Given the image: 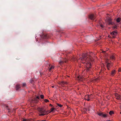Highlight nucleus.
<instances>
[{
    "label": "nucleus",
    "instance_id": "nucleus-1",
    "mask_svg": "<svg viewBox=\"0 0 121 121\" xmlns=\"http://www.w3.org/2000/svg\"><path fill=\"white\" fill-rule=\"evenodd\" d=\"M92 53V52L87 53H83L82 55L81 62L86 66V70L87 72H89L91 68V65L90 62L92 60L91 56Z\"/></svg>",
    "mask_w": 121,
    "mask_h": 121
},
{
    "label": "nucleus",
    "instance_id": "nucleus-2",
    "mask_svg": "<svg viewBox=\"0 0 121 121\" xmlns=\"http://www.w3.org/2000/svg\"><path fill=\"white\" fill-rule=\"evenodd\" d=\"M39 111L41 113L39 114V115L40 116H44L51 112H49L50 111V110L47 111L46 110L41 108L39 109Z\"/></svg>",
    "mask_w": 121,
    "mask_h": 121
},
{
    "label": "nucleus",
    "instance_id": "nucleus-3",
    "mask_svg": "<svg viewBox=\"0 0 121 121\" xmlns=\"http://www.w3.org/2000/svg\"><path fill=\"white\" fill-rule=\"evenodd\" d=\"M39 96H37L36 98H34L32 99L30 101V102L32 103H37L38 101V99H39Z\"/></svg>",
    "mask_w": 121,
    "mask_h": 121
},
{
    "label": "nucleus",
    "instance_id": "nucleus-4",
    "mask_svg": "<svg viewBox=\"0 0 121 121\" xmlns=\"http://www.w3.org/2000/svg\"><path fill=\"white\" fill-rule=\"evenodd\" d=\"M106 62L107 63L106 65V67H107V69L109 70L111 68L113 64L112 63H109L107 61Z\"/></svg>",
    "mask_w": 121,
    "mask_h": 121
},
{
    "label": "nucleus",
    "instance_id": "nucleus-5",
    "mask_svg": "<svg viewBox=\"0 0 121 121\" xmlns=\"http://www.w3.org/2000/svg\"><path fill=\"white\" fill-rule=\"evenodd\" d=\"M107 22L109 25H112L114 24V23L112 21V19L109 18H107Z\"/></svg>",
    "mask_w": 121,
    "mask_h": 121
},
{
    "label": "nucleus",
    "instance_id": "nucleus-6",
    "mask_svg": "<svg viewBox=\"0 0 121 121\" xmlns=\"http://www.w3.org/2000/svg\"><path fill=\"white\" fill-rule=\"evenodd\" d=\"M67 61V59L66 58H64L63 59V60L60 61L59 62V63L61 65L64 62L66 63Z\"/></svg>",
    "mask_w": 121,
    "mask_h": 121
},
{
    "label": "nucleus",
    "instance_id": "nucleus-7",
    "mask_svg": "<svg viewBox=\"0 0 121 121\" xmlns=\"http://www.w3.org/2000/svg\"><path fill=\"white\" fill-rule=\"evenodd\" d=\"M89 18L91 20H93L95 18V16L94 14H91L90 15Z\"/></svg>",
    "mask_w": 121,
    "mask_h": 121
},
{
    "label": "nucleus",
    "instance_id": "nucleus-8",
    "mask_svg": "<svg viewBox=\"0 0 121 121\" xmlns=\"http://www.w3.org/2000/svg\"><path fill=\"white\" fill-rule=\"evenodd\" d=\"M115 95L117 99H121V96L120 95H119L117 93H116L115 94Z\"/></svg>",
    "mask_w": 121,
    "mask_h": 121
},
{
    "label": "nucleus",
    "instance_id": "nucleus-9",
    "mask_svg": "<svg viewBox=\"0 0 121 121\" xmlns=\"http://www.w3.org/2000/svg\"><path fill=\"white\" fill-rule=\"evenodd\" d=\"M117 34V30H116L115 31H114L112 32L111 33V34L112 35H116Z\"/></svg>",
    "mask_w": 121,
    "mask_h": 121
},
{
    "label": "nucleus",
    "instance_id": "nucleus-10",
    "mask_svg": "<svg viewBox=\"0 0 121 121\" xmlns=\"http://www.w3.org/2000/svg\"><path fill=\"white\" fill-rule=\"evenodd\" d=\"M110 58L111 60H113L115 59V57L113 55H112L110 56Z\"/></svg>",
    "mask_w": 121,
    "mask_h": 121
},
{
    "label": "nucleus",
    "instance_id": "nucleus-11",
    "mask_svg": "<svg viewBox=\"0 0 121 121\" xmlns=\"http://www.w3.org/2000/svg\"><path fill=\"white\" fill-rule=\"evenodd\" d=\"M115 70L112 71L111 73V75L113 76L115 74Z\"/></svg>",
    "mask_w": 121,
    "mask_h": 121
},
{
    "label": "nucleus",
    "instance_id": "nucleus-12",
    "mask_svg": "<svg viewBox=\"0 0 121 121\" xmlns=\"http://www.w3.org/2000/svg\"><path fill=\"white\" fill-rule=\"evenodd\" d=\"M121 20V19L119 17L116 20L117 22H120Z\"/></svg>",
    "mask_w": 121,
    "mask_h": 121
},
{
    "label": "nucleus",
    "instance_id": "nucleus-13",
    "mask_svg": "<svg viewBox=\"0 0 121 121\" xmlns=\"http://www.w3.org/2000/svg\"><path fill=\"white\" fill-rule=\"evenodd\" d=\"M20 86L19 85H17L16 86V89L17 90H18L20 88Z\"/></svg>",
    "mask_w": 121,
    "mask_h": 121
},
{
    "label": "nucleus",
    "instance_id": "nucleus-14",
    "mask_svg": "<svg viewBox=\"0 0 121 121\" xmlns=\"http://www.w3.org/2000/svg\"><path fill=\"white\" fill-rule=\"evenodd\" d=\"M26 83H23L22 85V86L23 87H25L26 86Z\"/></svg>",
    "mask_w": 121,
    "mask_h": 121
},
{
    "label": "nucleus",
    "instance_id": "nucleus-15",
    "mask_svg": "<svg viewBox=\"0 0 121 121\" xmlns=\"http://www.w3.org/2000/svg\"><path fill=\"white\" fill-rule=\"evenodd\" d=\"M103 113L102 112H98L97 114L100 116H102Z\"/></svg>",
    "mask_w": 121,
    "mask_h": 121
},
{
    "label": "nucleus",
    "instance_id": "nucleus-16",
    "mask_svg": "<svg viewBox=\"0 0 121 121\" xmlns=\"http://www.w3.org/2000/svg\"><path fill=\"white\" fill-rule=\"evenodd\" d=\"M78 79L79 80L81 81L82 79V77L80 76H78Z\"/></svg>",
    "mask_w": 121,
    "mask_h": 121
},
{
    "label": "nucleus",
    "instance_id": "nucleus-17",
    "mask_svg": "<svg viewBox=\"0 0 121 121\" xmlns=\"http://www.w3.org/2000/svg\"><path fill=\"white\" fill-rule=\"evenodd\" d=\"M55 109V108H52L50 109V111L49 112H53Z\"/></svg>",
    "mask_w": 121,
    "mask_h": 121
},
{
    "label": "nucleus",
    "instance_id": "nucleus-18",
    "mask_svg": "<svg viewBox=\"0 0 121 121\" xmlns=\"http://www.w3.org/2000/svg\"><path fill=\"white\" fill-rule=\"evenodd\" d=\"M113 112L112 111H110L109 112V114L110 115H112V114H113Z\"/></svg>",
    "mask_w": 121,
    "mask_h": 121
},
{
    "label": "nucleus",
    "instance_id": "nucleus-19",
    "mask_svg": "<svg viewBox=\"0 0 121 121\" xmlns=\"http://www.w3.org/2000/svg\"><path fill=\"white\" fill-rule=\"evenodd\" d=\"M102 117H107V114H104L103 113Z\"/></svg>",
    "mask_w": 121,
    "mask_h": 121
},
{
    "label": "nucleus",
    "instance_id": "nucleus-20",
    "mask_svg": "<svg viewBox=\"0 0 121 121\" xmlns=\"http://www.w3.org/2000/svg\"><path fill=\"white\" fill-rule=\"evenodd\" d=\"M91 106L90 105H89L88 108L87 109L88 110V111H89L91 110Z\"/></svg>",
    "mask_w": 121,
    "mask_h": 121
},
{
    "label": "nucleus",
    "instance_id": "nucleus-21",
    "mask_svg": "<svg viewBox=\"0 0 121 121\" xmlns=\"http://www.w3.org/2000/svg\"><path fill=\"white\" fill-rule=\"evenodd\" d=\"M112 28L113 29H117V26L115 25Z\"/></svg>",
    "mask_w": 121,
    "mask_h": 121
},
{
    "label": "nucleus",
    "instance_id": "nucleus-22",
    "mask_svg": "<svg viewBox=\"0 0 121 121\" xmlns=\"http://www.w3.org/2000/svg\"><path fill=\"white\" fill-rule=\"evenodd\" d=\"M99 25L102 28H103L104 27V26L101 23H99Z\"/></svg>",
    "mask_w": 121,
    "mask_h": 121
},
{
    "label": "nucleus",
    "instance_id": "nucleus-23",
    "mask_svg": "<svg viewBox=\"0 0 121 121\" xmlns=\"http://www.w3.org/2000/svg\"><path fill=\"white\" fill-rule=\"evenodd\" d=\"M57 104L58 106L60 107L61 108L63 106L62 105H61L60 104Z\"/></svg>",
    "mask_w": 121,
    "mask_h": 121
},
{
    "label": "nucleus",
    "instance_id": "nucleus-24",
    "mask_svg": "<svg viewBox=\"0 0 121 121\" xmlns=\"http://www.w3.org/2000/svg\"><path fill=\"white\" fill-rule=\"evenodd\" d=\"M54 67L52 66H51V67H50L49 69V70L50 71L52 69H53L54 68Z\"/></svg>",
    "mask_w": 121,
    "mask_h": 121
},
{
    "label": "nucleus",
    "instance_id": "nucleus-25",
    "mask_svg": "<svg viewBox=\"0 0 121 121\" xmlns=\"http://www.w3.org/2000/svg\"><path fill=\"white\" fill-rule=\"evenodd\" d=\"M22 121H30V120L29 119H23Z\"/></svg>",
    "mask_w": 121,
    "mask_h": 121
},
{
    "label": "nucleus",
    "instance_id": "nucleus-26",
    "mask_svg": "<svg viewBox=\"0 0 121 121\" xmlns=\"http://www.w3.org/2000/svg\"><path fill=\"white\" fill-rule=\"evenodd\" d=\"M89 96H86L87 99H86L87 101H89L90 100V99H89Z\"/></svg>",
    "mask_w": 121,
    "mask_h": 121
},
{
    "label": "nucleus",
    "instance_id": "nucleus-27",
    "mask_svg": "<svg viewBox=\"0 0 121 121\" xmlns=\"http://www.w3.org/2000/svg\"><path fill=\"white\" fill-rule=\"evenodd\" d=\"M83 110L84 111L86 112L87 111V109L86 108H84L83 109Z\"/></svg>",
    "mask_w": 121,
    "mask_h": 121
},
{
    "label": "nucleus",
    "instance_id": "nucleus-28",
    "mask_svg": "<svg viewBox=\"0 0 121 121\" xmlns=\"http://www.w3.org/2000/svg\"><path fill=\"white\" fill-rule=\"evenodd\" d=\"M40 97L42 99H43L44 98V95H40Z\"/></svg>",
    "mask_w": 121,
    "mask_h": 121
},
{
    "label": "nucleus",
    "instance_id": "nucleus-29",
    "mask_svg": "<svg viewBox=\"0 0 121 121\" xmlns=\"http://www.w3.org/2000/svg\"><path fill=\"white\" fill-rule=\"evenodd\" d=\"M8 106H6V108H7V109L8 110H9V112L10 111V109L8 108Z\"/></svg>",
    "mask_w": 121,
    "mask_h": 121
},
{
    "label": "nucleus",
    "instance_id": "nucleus-30",
    "mask_svg": "<svg viewBox=\"0 0 121 121\" xmlns=\"http://www.w3.org/2000/svg\"><path fill=\"white\" fill-rule=\"evenodd\" d=\"M44 101L45 102H49V100L47 99H45L44 100Z\"/></svg>",
    "mask_w": 121,
    "mask_h": 121
},
{
    "label": "nucleus",
    "instance_id": "nucleus-31",
    "mask_svg": "<svg viewBox=\"0 0 121 121\" xmlns=\"http://www.w3.org/2000/svg\"><path fill=\"white\" fill-rule=\"evenodd\" d=\"M118 71L119 72H121V68H120L118 70Z\"/></svg>",
    "mask_w": 121,
    "mask_h": 121
},
{
    "label": "nucleus",
    "instance_id": "nucleus-32",
    "mask_svg": "<svg viewBox=\"0 0 121 121\" xmlns=\"http://www.w3.org/2000/svg\"><path fill=\"white\" fill-rule=\"evenodd\" d=\"M112 37L113 38H115V35H112Z\"/></svg>",
    "mask_w": 121,
    "mask_h": 121
},
{
    "label": "nucleus",
    "instance_id": "nucleus-33",
    "mask_svg": "<svg viewBox=\"0 0 121 121\" xmlns=\"http://www.w3.org/2000/svg\"><path fill=\"white\" fill-rule=\"evenodd\" d=\"M49 106H51V107H52V106H53L52 105V104H49Z\"/></svg>",
    "mask_w": 121,
    "mask_h": 121
},
{
    "label": "nucleus",
    "instance_id": "nucleus-34",
    "mask_svg": "<svg viewBox=\"0 0 121 121\" xmlns=\"http://www.w3.org/2000/svg\"><path fill=\"white\" fill-rule=\"evenodd\" d=\"M47 35H45V38H47Z\"/></svg>",
    "mask_w": 121,
    "mask_h": 121
},
{
    "label": "nucleus",
    "instance_id": "nucleus-35",
    "mask_svg": "<svg viewBox=\"0 0 121 121\" xmlns=\"http://www.w3.org/2000/svg\"><path fill=\"white\" fill-rule=\"evenodd\" d=\"M52 88H53V87H54V86H52Z\"/></svg>",
    "mask_w": 121,
    "mask_h": 121
},
{
    "label": "nucleus",
    "instance_id": "nucleus-36",
    "mask_svg": "<svg viewBox=\"0 0 121 121\" xmlns=\"http://www.w3.org/2000/svg\"><path fill=\"white\" fill-rule=\"evenodd\" d=\"M46 121V120H42V121Z\"/></svg>",
    "mask_w": 121,
    "mask_h": 121
},
{
    "label": "nucleus",
    "instance_id": "nucleus-37",
    "mask_svg": "<svg viewBox=\"0 0 121 121\" xmlns=\"http://www.w3.org/2000/svg\"><path fill=\"white\" fill-rule=\"evenodd\" d=\"M107 121H110V120H108Z\"/></svg>",
    "mask_w": 121,
    "mask_h": 121
},
{
    "label": "nucleus",
    "instance_id": "nucleus-38",
    "mask_svg": "<svg viewBox=\"0 0 121 121\" xmlns=\"http://www.w3.org/2000/svg\"><path fill=\"white\" fill-rule=\"evenodd\" d=\"M120 114H121V112H120Z\"/></svg>",
    "mask_w": 121,
    "mask_h": 121
}]
</instances>
